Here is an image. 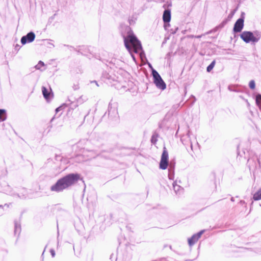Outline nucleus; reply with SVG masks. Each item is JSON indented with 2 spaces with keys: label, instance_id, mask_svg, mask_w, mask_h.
Listing matches in <instances>:
<instances>
[{
  "label": "nucleus",
  "instance_id": "obj_1",
  "mask_svg": "<svg viewBox=\"0 0 261 261\" xmlns=\"http://www.w3.org/2000/svg\"><path fill=\"white\" fill-rule=\"evenodd\" d=\"M124 29L127 34L121 32V35L124 40V45L127 50L131 53L133 51L137 53L139 50H142L141 42L134 34L130 27L128 25L124 27Z\"/></svg>",
  "mask_w": 261,
  "mask_h": 261
},
{
  "label": "nucleus",
  "instance_id": "obj_2",
  "mask_svg": "<svg viewBox=\"0 0 261 261\" xmlns=\"http://www.w3.org/2000/svg\"><path fill=\"white\" fill-rule=\"evenodd\" d=\"M80 178L77 173L68 174L59 179L55 184L50 187V190L52 192H61L76 183Z\"/></svg>",
  "mask_w": 261,
  "mask_h": 261
},
{
  "label": "nucleus",
  "instance_id": "obj_3",
  "mask_svg": "<svg viewBox=\"0 0 261 261\" xmlns=\"http://www.w3.org/2000/svg\"><path fill=\"white\" fill-rule=\"evenodd\" d=\"M241 38L246 43L250 42L253 43L257 42L260 38L259 32H254V34L250 31H244L240 35Z\"/></svg>",
  "mask_w": 261,
  "mask_h": 261
},
{
  "label": "nucleus",
  "instance_id": "obj_4",
  "mask_svg": "<svg viewBox=\"0 0 261 261\" xmlns=\"http://www.w3.org/2000/svg\"><path fill=\"white\" fill-rule=\"evenodd\" d=\"M152 74L153 75L154 83L156 87L162 90H165L166 88V85L159 73L155 70L153 69Z\"/></svg>",
  "mask_w": 261,
  "mask_h": 261
},
{
  "label": "nucleus",
  "instance_id": "obj_5",
  "mask_svg": "<svg viewBox=\"0 0 261 261\" xmlns=\"http://www.w3.org/2000/svg\"><path fill=\"white\" fill-rule=\"evenodd\" d=\"M168 152L166 148L164 146L163 153L161 156V159L160 163V168L162 170H165L167 168L169 165Z\"/></svg>",
  "mask_w": 261,
  "mask_h": 261
},
{
  "label": "nucleus",
  "instance_id": "obj_6",
  "mask_svg": "<svg viewBox=\"0 0 261 261\" xmlns=\"http://www.w3.org/2000/svg\"><path fill=\"white\" fill-rule=\"evenodd\" d=\"M108 116L111 118H115L118 115L117 103H112V100L109 102L108 109Z\"/></svg>",
  "mask_w": 261,
  "mask_h": 261
},
{
  "label": "nucleus",
  "instance_id": "obj_7",
  "mask_svg": "<svg viewBox=\"0 0 261 261\" xmlns=\"http://www.w3.org/2000/svg\"><path fill=\"white\" fill-rule=\"evenodd\" d=\"M244 17H241L236 21L233 28L234 33H240L242 31L244 27Z\"/></svg>",
  "mask_w": 261,
  "mask_h": 261
},
{
  "label": "nucleus",
  "instance_id": "obj_8",
  "mask_svg": "<svg viewBox=\"0 0 261 261\" xmlns=\"http://www.w3.org/2000/svg\"><path fill=\"white\" fill-rule=\"evenodd\" d=\"M35 38V34L33 32L28 33L26 35L23 36L21 38V43L24 45L27 43L32 42Z\"/></svg>",
  "mask_w": 261,
  "mask_h": 261
},
{
  "label": "nucleus",
  "instance_id": "obj_9",
  "mask_svg": "<svg viewBox=\"0 0 261 261\" xmlns=\"http://www.w3.org/2000/svg\"><path fill=\"white\" fill-rule=\"evenodd\" d=\"M204 230H202L197 233L194 234L191 238L188 239V244L190 246L194 245L200 238Z\"/></svg>",
  "mask_w": 261,
  "mask_h": 261
},
{
  "label": "nucleus",
  "instance_id": "obj_10",
  "mask_svg": "<svg viewBox=\"0 0 261 261\" xmlns=\"http://www.w3.org/2000/svg\"><path fill=\"white\" fill-rule=\"evenodd\" d=\"M180 141L185 146L190 145V147L192 150H193V145L191 143L190 138V132L188 130L187 134L185 135H183L181 137Z\"/></svg>",
  "mask_w": 261,
  "mask_h": 261
},
{
  "label": "nucleus",
  "instance_id": "obj_11",
  "mask_svg": "<svg viewBox=\"0 0 261 261\" xmlns=\"http://www.w3.org/2000/svg\"><path fill=\"white\" fill-rule=\"evenodd\" d=\"M83 153L86 161L94 159L98 155V153L94 150H84Z\"/></svg>",
  "mask_w": 261,
  "mask_h": 261
},
{
  "label": "nucleus",
  "instance_id": "obj_12",
  "mask_svg": "<svg viewBox=\"0 0 261 261\" xmlns=\"http://www.w3.org/2000/svg\"><path fill=\"white\" fill-rule=\"evenodd\" d=\"M17 196L21 199H25L28 196L27 190L24 188H19L17 190V192L14 194Z\"/></svg>",
  "mask_w": 261,
  "mask_h": 261
},
{
  "label": "nucleus",
  "instance_id": "obj_13",
  "mask_svg": "<svg viewBox=\"0 0 261 261\" xmlns=\"http://www.w3.org/2000/svg\"><path fill=\"white\" fill-rule=\"evenodd\" d=\"M177 181L175 180L173 182V188L176 195H181L184 193V189L177 184Z\"/></svg>",
  "mask_w": 261,
  "mask_h": 261
},
{
  "label": "nucleus",
  "instance_id": "obj_14",
  "mask_svg": "<svg viewBox=\"0 0 261 261\" xmlns=\"http://www.w3.org/2000/svg\"><path fill=\"white\" fill-rule=\"evenodd\" d=\"M164 22H169L171 20V11L170 9H165L163 15Z\"/></svg>",
  "mask_w": 261,
  "mask_h": 261
},
{
  "label": "nucleus",
  "instance_id": "obj_15",
  "mask_svg": "<svg viewBox=\"0 0 261 261\" xmlns=\"http://www.w3.org/2000/svg\"><path fill=\"white\" fill-rule=\"evenodd\" d=\"M64 106H68L70 109H74L78 107V104L77 101H72L71 99H68L66 103L64 104Z\"/></svg>",
  "mask_w": 261,
  "mask_h": 261
},
{
  "label": "nucleus",
  "instance_id": "obj_16",
  "mask_svg": "<svg viewBox=\"0 0 261 261\" xmlns=\"http://www.w3.org/2000/svg\"><path fill=\"white\" fill-rule=\"evenodd\" d=\"M228 20L227 19H224L222 21V22L218 26L216 27L213 30L211 31L210 32H208L207 34H209L212 32H214L217 31L219 29H221L223 28L226 24L227 23Z\"/></svg>",
  "mask_w": 261,
  "mask_h": 261
},
{
  "label": "nucleus",
  "instance_id": "obj_17",
  "mask_svg": "<svg viewBox=\"0 0 261 261\" xmlns=\"http://www.w3.org/2000/svg\"><path fill=\"white\" fill-rule=\"evenodd\" d=\"M21 232L20 224L15 221L14 234L19 236Z\"/></svg>",
  "mask_w": 261,
  "mask_h": 261
},
{
  "label": "nucleus",
  "instance_id": "obj_18",
  "mask_svg": "<svg viewBox=\"0 0 261 261\" xmlns=\"http://www.w3.org/2000/svg\"><path fill=\"white\" fill-rule=\"evenodd\" d=\"M74 161L77 163H81L86 161L84 153L83 154H78L76 155L74 159Z\"/></svg>",
  "mask_w": 261,
  "mask_h": 261
},
{
  "label": "nucleus",
  "instance_id": "obj_19",
  "mask_svg": "<svg viewBox=\"0 0 261 261\" xmlns=\"http://www.w3.org/2000/svg\"><path fill=\"white\" fill-rule=\"evenodd\" d=\"M42 94H43L44 97L46 99H48L49 98V96H50V93L46 88L43 86L42 87Z\"/></svg>",
  "mask_w": 261,
  "mask_h": 261
},
{
  "label": "nucleus",
  "instance_id": "obj_20",
  "mask_svg": "<svg viewBox=\"0 0 261 261\" xmlns=\"http://www.w3.org/2000/svg\"><path fill=\"white\" fill-rule=\"evenodd\" d=\"M7 118L6 111L4 109H0V122L5 121Z\"/></svg>",
  "mask_w": 261,
  "mask_h": 261
},
{
  "label": "nucleus",
  "instance_id": "obj_21",
  "mask_svg": "<svg viewBox=\"0 0 261 261\" xmlns=\"http://www.w3.org/2000/svg\"><path fill=\"white\" fill-rule=\"evenodd\" d=\"M253 199L255 201L261 199V188H260L254 194L253 196Z\"/></svg>",
  "mask_w": 261,
  "mask_h": 261
},
{
  "label": "nucleus",
  "instance_id": "obj_22",
  "mask_svg": "<svg viewBox=\"0 0 261 261\" xmlns=\"http://www.w3.org/2000/svg\"><path fill=\"white\" fill-rule=\"evenodd\" d=\"M174 175V170H173V168H172L171 166L168 169V178L170 180H173Z\"/></svg>",
  "mask_w": 261,
  "mask_h": 261
},
{
  "label": "nucleus",
  "instance_id": "obj_23",
  "mask_svg": "<svg viewBox=\"0 0 261 261\" xmlns=\"http://www.w3.org/2000/svg\"><path fill=\"white\" fill-rule=\"evenodd\" d=\"M159 137V134L156 132H154L151 136V142L153 144H155L158 141V137Z\"/></svg>",
  "mask_w": 261,
  "mask_h": 261
},
{
  "label": "nucleus",
  "instance_id": "obj_24",
  "mask_svg": "<svg viewBox=\"0 0 261 261\" xmlns=\"http://www.w3.org/2000/svg\"><path fill=\"white\" fill-rule=\"evenodd\" d=\"M256 103L260 109H261V94H258L256 96Z\"/></svg>",
  "mask_w": 261,
  "mask_h": 261
},
{
  "label": "nucleus",
  "instance_id": "obj_25",
  "mask_svg": "<svg viewBox=\"0 0 261 261\" xmlns=\"http://www.w3.org/2000/svg\"><path fill=\"white\" fill-rule=\"evenodd\" d=\"M215 65V61H212L211 62V63L207 67L206 71L207 72H210L214 68Z\"/></svg>",
  "mask_w": 261,
  "mask_h": 261
},
{
  "label": "nucleus",
  "instance_id": "obj_26",
  "mask_svg": "<svg viewBox=\"0 0 261 261\" xmlns=\"http://www.w3.org/2000/svg\"><path fill=\"white\" fill-rule=\"evenodd\" d=\"M45 65L43 62L39 61L38 64L35 66V68L37 70H40L41 67Z\"/></svg>",
  "mask_w": 261,
  "mask_h": 261
},
{
  "label": "nucleus",
  "instance_id": "obj_27",
  "mask_svg": "<svg viewBox=\"0 0 261 261\" xmlns=\"http://www.w3.org/2000/svg\"><path fill=\"white\" fill-rule=\"evenodd\" d=\"M249 86L251 89H254L255 88V83L254 80H251L250 81Z\"/></svg>",
  "mask_w": 261,
  "mask_h": 261
},
{
  "label": "nucleus",
  "instance_id": "obj_28",
  "mask_svg": "<svg viewBox=\"0 0 261 261\" xmlns=\"http://www.w3.org/2000/svg\"><path fill=\"white\" fill-rule=\"evenodd\" d=\"M236 11V10H233L230 14H229L228 16V18H229V19H231V17H232V16L234 15V14L235 13Z\"/></svg>",
  "mask_w": 261,
  "mask_h": 261
},
{
  "label": "nucleus",
  "instance_id": "obj_29",
  "mask_svg": "<svg viewBox=\"0 0 261 261\" xmlns=\"http://www.w3.org/2000/svg\"><path fill=\"white\" fill-rule=\"evenodd\" d=\"M175 162H172V161L170 162V163H169V168H170L171 166H172V168H173V170H174V168H175Z\"/></svg>",
  "mask_w": 261,
  "mask_h": 261
},
{
  "label": "nucleus",
  "instance_id": "obj_30",
  "mask_svg": "<svg viewBox=\"0 0 261 261\" xmlns=\"http://www.w3.org/2000/svg\"><path fill=\"white\" fill-rule=\"evenodd\" d=\"M63 107H65V106H64V104L62 106L56 108V113H57L58 112L61 111Z\"/></svg>",
  "mask_w": 261,
  "mask_h": 261
},
{
  "label": "nucleus",
  "instance_id": "obj_31",
  "mask_svg": "<svg viewBox=\"0 0 261 261\" xmlns=\"http://www.w3.org/2000/svg\"><path fill=\"white\" fill-rule=\"evenodd\" d=\"M170 26L169 22H164V27L165 30H167L168 28Z\"/></svg>",
  "mask_w": 261,
  "mask_h": 261
},
{
  "label": "nucleus",
  "instance_id": "obj_32",
  "mask_svg": "<svg viewBox=\"0 0 261 261\" xmlns=\"http://www.w3.org/2000/svg\"><path fill=\"white\" fill-rule=\"evenodd\" d=\"M50 254L51 255V256L53 257H55V250L53 249H51L50 250Z\"/></svg>",
  "mask_w": 261,
  "mask_h": 261
},
{
  "label": "nucleus",
  "instance_id": "obj_33",
  "mask_svg": "<svg viewBox=\"0 0 261 261\" xmlns=\"http://www.w3.org/2000/svg\"><path fill=\"white\" fill-rule=\"evenodd\" d=\"M228 89L229 91H236V90L235 89H233V88H231V86H228Z\"/></svg>",
  "mask_w": 261,
  "mask_h": 261
},
{
  "label": "nucleus",
  "instance_id": "obj_34",
  "mask_svg": "<svg viewBox=\"0 0 261 261\" xmlns=\"http://www.w3.org/2000/svg\"><path fill=\"white\" fill-rule=\"evenodd\" d=\"M202 36V35H198V36H195V38H201Z\"/></svg>",
  "mask_w": 261,
  "mask_h": 261
},
{
  "label": "nucleus",
  "instance_id": "obj_35",
  "mask_svg": "<svg viewBox=\"0 0 261 261\" xmlns=\"http://www.w3.org/2000/svg\"><path fill=\"white\" fill-rule=\"evenodd\" d=\"M244 15H245V13L244 12H242V14H241V17H244Z\"/></svg>",
  "mask_w": 261,
  "mask_h": 261
},
{
  "label": "nucleus",
  "instance_id": "obj_36",
  "mask_svg": "<svg viewBox=\"0 0 261 261\" xmlns=\"http://www.w3.org/2000/svg\"><path fill=\"white\" fill-rule=\"evenodd\" d=\"M46 248V246L45 247V248H44V251H43V253H42V255H41L42 256H43V255H44V251H45V250Z\"/></svg>",
  "mask_w": 261,
  "mask_h": 261
},
{
  "label": "nucleus",
  "instance_id": "obj_37",
  "mask_svg": "<svg viewBox=\"0 0 261 261\" xmlns=\"http://www.w3.org/2000/svg\"><path fill=\"white\" fill-rule=\"evenodd\" d=\"M92 82L95 83L96 84L97 86H98V85L96 81H94Z\"/></svg>",
  "mask_w": 261,
  "mask_h": 261
},
{
  "label": "nucleus",
  "instance_id": "obj_38",
  "mask_svg": "<svg viewBox=\"0 0 261 261\" xmlns=\"http://www.w3.org/2000/svg\"><path fill=\"white\" fill-rule=\"evenodd\" d=\"M240 203H241V204H244V203H245V201H243V200H241V201H240Z\"/></svg>",
  "mask_w": 261,
  "mask_h": 261
},
{
  "label": "nucleus",
  "instance_id": "obj_39",
  "mask_svg": "<svg viewBox=\"0 0 261 261\" xmlns=\"http://www.w3.org/2000/svg\"><path fill=\"white\" fill-rule=\"evenodd\" d=\"M234 198H233V197H231V201H234Z\"/></svg>",
  "mask_w": 261,
  "mask_h": 261
},
{
  "label": "nucleus",
  "instance_id": "obj_40",
  "mask_svg": "<svg viewBox=\"0 0 261 261\" xmlns=\"http://www.w3.org/2000/svg\"><path fill=\"white\" fill-rule=\"evenodd\" d=\"M195 36H194V35H191L190 36V37L191 38H195Z\"/></svg>",
  "mask_w": 261,
  "mask_h": 261
},
{
  "label": "nucleus",
  "instance_id": "obj_41",
  "mask_svg": "<svg viewBox=\"0 0 261 261\" xmlns=\"http://www.w3.org/2000/svg\"><path fill=\"white\" fill-rule=\"evenodd\" d=\"M55 117H54L51 119V121H52L53 120V119H54Z\"/></svg>",
  "mask_w": 261,
  "mask_h": 261
},
{
  "label": "nucleus",
  "instance_id": "obj_42",
  "mask_svg": "<svg viewBox=\"0 0 261 261\" xmlns=\"http://www.w3.org/2000/svg\"><path fill=\"white\" fill-rule=\"evenodd\" d=\"M132 56L133 58L134 59H135L133 55H132Z\"/></svg>",
  "mask_w": 261,
  "mask_h": 261
},
{
  "label": "nucleus",
  "instance_id": "obj_43",
  "mask_svg": "<svg viewBox=\"0 0 261 261\" xmlns=\"http://www.w3.org/2000/svg\"><path fill=\"white\" fill-rule=\"evenodd\" d=\"M0 207H3V205H0Z\"/></svg>",
  "mask_w": 261,
  "mask_h": 261
},
{
  "label": "nucleus",
  "instance_id": "obj_44",
  "mask_svg": "<svg viewBox=\"0 0 261 261\" xmlns=\"http://www.w3.org/2000/svg\"><path fill=\"white\" fill-rule=\"evenodd\" d=\"M50 45H53V46H54V45L53 44H50Z\"/></svg>",
  "mask_w": 261,
  "mask_h": 261
}]
</instances>
